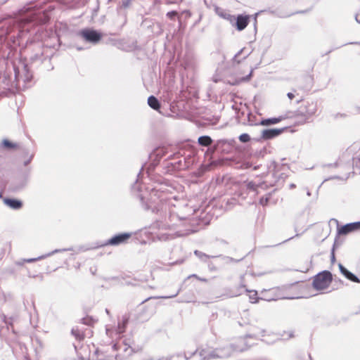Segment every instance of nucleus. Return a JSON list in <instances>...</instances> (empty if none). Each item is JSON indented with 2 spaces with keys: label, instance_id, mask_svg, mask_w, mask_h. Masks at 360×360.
<instances>
[{
  "label": "nucleus",
  "instance_id": "nucleus-1",
  "mask_svg": "<svg viewBox=\"0 0 360 360\" xmlns=\"http://www.w3.org/2000/svg\"><path fill=\"white\" fill-rule=\"evenodd\" d=\"M149 202L145 201V197L138 193V198L143 209H151L153 212H159L160 210H167L168 207V221L166 226L169 229H174L176 227L185 226V229H180L176 232L177 236H184L196 231L195 229L188 228V217L193 214V210L187 205H172L171 202H167L166 193L160 191L158 188H153L150 192Z\"/></svg>",
  "mask_w": 360,
  "mask_h": 360
},
{
  "label": "nucleus",
  "instance_id": "nucleus-2",
  "mask_svg": "<svg viewBox=\"0 0 360 360\" xmlns=\"http://www.w3.org/2000/svg\"><path fill=\"white\" fill-rule=\"evenodd\" d=\"M252 331L254 332L253 334H248L245 336L244 339L242 340L243 342V346H240L238 344H231L221 347L215 348L214 352L216 359H226L231 356L235 352H242L248 349L251 345L247 343L245 339L248 338H256L257 335L259 334L263 336L264 333H265V330L263 329L258 330V331L256 330H252Z\"/></svg>",
  "mask_w": 360,
  "mask_h": 360
},
{
  "label": "nucleus",
  "instance_id": "nucleus-3",
  "mask_svg": "<svg viewBox=\"0 0 360 360\" xmlns=\"http://www.w3.org/2000/svg\"><path fill=\"white\" fill-rule=\"evenodd\" d=\"M333 280L332 274L328 271H323L314 276L313 287L317 290L326 289Z\"/></svg>",
  "mask_w": 360,
  "mask_h": 360
},
{
  "label": "nucleus",
  "instance_id": "nucleus-4",
  "mask_svg": "<svg viewBox=\"0 0 360 360\" xmlns=\"http://www.w3.org/2000/svg\"><path fill=\"white\" fill-rule=\"evenodd\" d=\"M288 171L289 168L287 165L274 163L273 176L275 179V182L274 184H271V186L276 184H281L288 177Z\"/></svg>",
  "mask_w": 360,
  "mask_h": 360
},
{
  "label": "nucleus",
  "instance_id": "nucleus-5",
  "mask_svg": "<svg viewBox=\"0 0 360 360\" xmlns=\"http://www.w3.org/2000/svg\"><path fill=\"white\" fill-rule=\"evenodd\" d=\"M79 35L82 37L86 41L96 44L102 38L101 32L93 29H83L79 32Z\"/></svg>",
  "mask_w": 360,
  "mask_h": 360
},
{
  "label": "nucleus",
  "instance_id": "nucleus-6",
  "mask_svg": "<svg viewBox=\"0 0 360 360\" xmlns=\"http://www.w3.org/2000/svg\"><path fill=\"white\" fill-rule=\"evenodd\" d=\"M131 233H121L117 235H115L111 238L106 240L105 243L98 245L97 248L103 247L105 245H119L121 244H124L127 243V241L131 238Z\"/></svg>",
  "mask_w": 360,
  "mask_h": 360
},
{
  "label": "nucleus",
  "instance_id": "nucleus-7",
  "mask_svg": "<svg viewBox=\"0 0 360 360\" xmlns=\"http://www.w3.org/2000/svg\"><path fill=\"white\" fill-rule=\"evenodd\" d=\"M15 77L18 82L21 80L26 83L31 81L32 75L30 73L28 66L26 64L22 65V68L20 67H14Z\"/></svg>",
  "mask_w": 360,
  "mask_h": 360
},
{
  "label": "nucleus",
  "instance_id": "nucleus-8",
  "mask_svg": "<svg viewBox=\"0 0 360 360\" xmlns=\"http://www.w3.org/2000/svg\"><path fill=\"white\" fill-rule=\"evenodd\" d=\"M285 128L281 129H265L261 131V140L268 141L281 135Z\"/></svg>",
  "mask_w": 360,
  "mask_h": 360
},
{
  "label": "nucleus",
  "instance_id": "nucleus-9",
  "mask_svg": "<svg viewBox=\"0 0 360 360\" xmlns=\"http://www.w3.org/2000/svg\"><path fill=\"white\" fill-rule=\"evenodd\" d=\"M317 111V102L314 101H308L305 103L304 110L302 113L305 117L304 122L310 117L314 115Z\"/></svg>",
  "mask_w": 360,
  "mask_h": 360
},
{
  "label": "nucleus",
  "instance_id": "nucleus-10",
  "mask_svg": "<svg viewBox=\"0 0 360 360\" xmlns=\"http://www.w3.org/2000/svg\"><path fill=\"white\" fill-rule=\"evenodd\" d=\"M360 229V221L349 223L342 226L338 229V235H347L351 232Z\"/></svg>",
  "mask_w": 360,
  "mask_h": 360
},
{
  "label": "nucleus",
  "instance_id": "nucleus-11",
  "mask_svg": "<svg viewBox=\"0 0 360 360\" xmlns=\"http://www.w3.org/2000/svg\"><path fill=\"white\" fill-rule=\"evenodd\" d=\"M250 16L248 15H238L236 17L233 25L238 31L243 30L248 25Z\"/></svg>",
  "mask_w": 360,
  "mask_h": 360
},
{
  "label": "nucleus",
  "instance_id": "nucleus-12",
  "mask_svg": "<svg viewBox=\"0 0 360 360\" xmlns=\"http://www.w3.org/2000/svg\"><path fill=\"white\" fill-rule=\"evenodd\" d=\"M73 248H62V249H56L47 254H45V255H41L38 257H36V258H30V259H25V262L27 263H32V262H37V261H39V260H41V259H44L48 257H50L56 253H59V252H66V251H71L72 250Z\"/></svg>",
  "mask_w": 360,
  "mask_h": 360
},
{
  "label": "nucleus",
  "instance_id": "nucleus-13",
  "mask_svg": "<svg viewBox=\"0 0 360 360\" xmlns=\"http://www.w3.org/2000/svg\"><path fill=\"white\" fill-rule=\"evenodd\" d=\"M27 184L25 179H18L14 180L9 186L8 190L13 193L19 192L22 190Z\"/></svg>",
  "mask_w": 360,
  "mask_h": 360
},
{
  "label": "nucleus",
  "instance_id": "nucleus-14",
  "mask_svg": "<svg viewBox=\"0 0 360 360\" xmlns=\"http://www.w3.org/2000/svg\"><path fill=\"white\" fill-rule=\"evenodd\" d=\"M199 355L202 360H211L216 359L214 349H202L199 351Z\"/></svg>",
  "mask_w": 360,
  "mask_h": 360
},
{
  "label": "nucleus",
  "instance_id": "nucleus-15",
  "mask_svg": "<svg viewBox=\"0 0 360 360\" xmlns=\"http://www.w3.org/2000/svg\"><path fill=\"white\" fill-rule=\"evenodd\" d=\"M216 13L219 17L222 18L223 19L226 20L227 21H229L230 22V24L233 25V22L236 20L235 15H231L229 12L224 11L219 8H217Z\"/></svg>",
  "mask_w": 360,
  "mask_h": 360
},
{
  "label": "nucleus",
  "instance_id": "nucleus-16",
  "mask_svg": "<svg viewBox=\"0 0 360 360\" xmlns=\"http://www.w3.org/2000/svg\"><path fill=\"white\" fill-rule=\"evenodd\" d=\"M4 202L13 210H19L22 206V202L17 199L5 198Z\"/></svg>",
  "mask_w": 360,
  "mask_h": 360
},
{
  "label": "nucleus",
  "instance_id": "nucleus-17",
  "mask_svg": "<svg viewBox=\"0 0 360 360\" xmlns=\"http://www.w3.org/2000/svg\"><path fill=\"white\" fill-rule=\"evenodd\" d=\"M283 120V117H271V118H266V119H262L259 122V125L262 126H269L276 124L278 122H280L281 120Z\"/></svg>",
  "mask_w": 360,
  "mask_h": 360
},
{
  "label": "nucleus",
  "instance_id": "nucleus-18",
  "mask_svg": "<svg viewBox=\"0 0 360 360\" xmlns=\"http://www.w3.org/2000/svg\"><path fill=\"white\" fill-rule=\"evenodd\" d=\"M212 139L209 136H201L198 139V143L202 146H210L212 143Z\"/></svg>",
  "mask_w": 360,
  "mask_h": 360
},
{
  "label": "nucleus",
  "instance_id": "nucleus-19",
  "mask_svg": "<svg viewBox=\"0 0 360 360\" xmlns=\"http://www.w3.org/2000/svg\"><path fill=\"white\" fill-rule=\"evenodd\" d=\"M148 104L151 108L154 110H158L160 107V103L159 101L154 96H150L148 97Z\"/></svg>",
  "mask_w": 360,
  "mask_h": 360
},
{
  "label": "nucleus",
  "instance_id": "nucleus-20",
  "mask_svg": "<svg viewBox=\"0 0 360 360\" xmlns=\"http://www.w3.org/2000/svg\"><path fill=\"white\" fill-rule=\"evenodd\" d=\"M129 317L124 316L122 317V322L118 323L117 326V333L121 334L125 331L126 326L128 323Z\"/></svg>",
  "mask_w": 360,
  "mask_h": 360
},
{
  "label": "nucleus",
  "instance_id": "nucleus-21",
  "mask_svg": "<svg viewBox=\"0 0 360 360\" xmlns=\"http://www.w3.org/2000/svg\"><path fill=\"white\" fill-rule=\"evenodd\" d=\"M194 254L195 256H197L201 261L204 262H207V259L210 258H214L217 257V256H210L201 251L199 250H195Z\"/></svg>",
  "mask_w": 360,
  "mask_h": 360
},
{
  "label": "nucleus",
  "instance_id": "nucleus-22",
  "mask_svg": "<svg viewBox=\"0 0 360 360\" xmlns=\"http://www.w3.org/2000/svg\"><path fill=\"white\" fill-rule=\"evenodd\" d=\"M198 352V349H195V351L193 352H189V351H187V352H184L183 353H177L176 354V356L177 357H181L183 356L186 360H189L191 359L195 354H196Z\"/></svg>",
  "mask_w": 360,
  "mask_h": 360
},
{
  "label": "nucleus",
  "instance_id": "nucleus-23",
  "mask_svg": "<svg viewBox=\"0 0 360 360\" xmlns=\"http://www.w3.org/2000/svg\"><path fill=\"white\" fill-rule=\"evenodd\" d=\"M342 274L349 281L354 283H360L359 278L349 270L346 269Z\"/></svg>",
  "mask_w": 360,
  "mask_h": 360
},
{
  "label": "nucleus",
  "instance_id": "nucleus-24",
  "mask_svg": "<svg viewBox=\"0 0 360 360\" xmlns=\"http://www.w3.org/2000/svg\"><path fill=\"white\" fill-rule=\"evenodd\" d=\"M240 289H243L245 292H249V290L245 288L244 285H241L240 286ZM250 299L252 300V302H256L257 300V292L256 291H250Z\"/></svg>",
  "mask_w": 360,
  "mask_h": 360
},
{
  "label": "nucleus",
  "instance_id": "nucleus-25",
  "mask_svg": "<svg viewBox=\"0 0 360 360\" xmlns=\"http://www.w3.org/2000/svg\"><path fill=\"white\" fill-rule=\"evenodd\" d=\"M264 186H266V183L257 184L253 181H250L248 184V188L252 191H256L258 187L264 188Z\"/></svg>",
  "mask_w": 360,
  "mask_h": 360
},
{
  "label": "nucleus",
  "instance_id": "nucleus-26",
  "mask_svg": "<svg viewBox=\"0 0 360 360\" xmlns=\"http://www.w3.org/2000/svg\"><path fill=\"white\" fill-rule=\"evenodd\" d=\"M255 116L249 113L248 115V123L249 125H259V122H256L255 121Z\"/></svg>",
  "mask_w": 360,
  "mask_h": 360
},
{
  "label": "nucleus",
  "instance_id": "nucleus-27",
  "mask_svg": "<svg viewBox=\"0 0 360 360\" xmlns=\"http://www.w3.org/2000/svg\"><path fill=\"white\" fill-rule=\"evenodd\" d=\"M238 139L240 142L247 143V142L250 141V136L248 134L244 133V134H240L239 136Z\"/></svg>",
  "mask_w": 360,
  "mask_h": 360
},
{
  "label": "nucleus",
  "instance_id": "nucleus-28",
  "mask_svg": "<svg viewBox=\"0 0 360 360\" xmlns=\"http://www.w3.org/2000/svg\"><path fill=\"white\" fill-rule=\"evenodd\" d=\"M71 333L77 339L80 340L83 338V335L81 333L78 328H73Z\"/></svg>",
  "mask_w": 360,
  "mask_h": 360
},
{
  "label": "nucleus",
  "instance_id": "nucleus-29",
  "mask_svg": "<svg viewBox=\"0 0 360 360\" xmlns=\"http://www.w3.org/2000/svg\"><path fill=\"white\" fill-rule=\"evenodd\" d=\"M2 145L6 147V148H13L16 146V145L11 141H9L7 139H4L3 141H2Z\"/></svg>",
  "mask_w": 360,
  "mask_h": 360
},
{
  "label": "nucleus",
  "instance_id": "nucleus-30",
  "mask_svg": "<svg viewBox=\"0 0 360 360\" xmlns=\"http://www.w3.org/2000/svg\"><path fill=\"white\" fill-rule=\"evenodd\" d=\"M133 0H122L120 6L118 7V8H128Z\"/></svg>",
  "mask_w": 360,
  "mask_h": 360
},
{
  "label": "nucleus",
  "instance_id": "nucleus-31",
  "mask_svg": "<svg viewBox=\"0 0 360 360\" xmlns=\"http://www.w3.org/2000/svg\"><path fill=\"white\" fill-rule=\"evenodd\" d=\"M269 198H270V194H269L266 197H262L260 199H259V204L262 206H265L268 204L269 202Z\"/></svg>",
  "mask_w": 360,
  "mask_h": 360
},
{
  "label": "nucleus",
  "instance_id": "nucleus-32",
  "mask_svg": "<svg viewBox=\"0 0 360 360\" xmlns=\"http://www.w3.org/2000/svg\"><path fill=\"white\" fill-rule=\"evenodd\" d=\"M244 51V49H240L233 57V61L236 62L237 63H240V60H238V58L242 54V53Z\"/></svg>",
  "mask_w": 360,
  "mask_h": 360
},
{
  "label": "nucleus",
  "instance_id": "nucleus-33",
  "mask_svg": "<svg viewBox=\"0 0 360 360\" xmlns=\"http://www.w3.org/2000/svg\"><path fill=\"white\" fill-rule=\"evenodd\" d=\"M177 12L175 11H169L167 13V16L171 19V20H173L174 19V18L177 15Z\"/></svg>",
  "mask_w": 360,
  "mask_h": 360
},
{
  "label": "nucleus",
  "instance_id": "nucleus-34",
  "mask_svg": "<svg viewBox=\"0 0 360 360\" xmlns=\"http://www.w3.org/2000/svg\"><path fill=\"white\" fill-rule=\"evenodd\" d=\"M227 143V140L225 139H220L218 140L214 145V149H217L218 147H219L221 145L225 144Z\"/></svg>",
  "mask_w": 360,
  "mask_h": 360
},
{
  "label": "nucleus",
  "instance_id": "nucleus-35",
  "mask_svg": "<svg viewBox=\"0 0 360 360\" xmlns=\"http://www.w3.org/2000/svg\"><path fill=\"white\" fill-rule=\"evenodd\" d=\"M180 290H177L174 294L168 295V296H161V297H156L155 298H162V299H168V298H173L177 296V295L179 293Z\"/></svg>",
  "mask_w": 360,
  "mask_h": 360
},
{
  "label": "nucleus",
  "instance_id": "nucleus-36",
  "mask_svg": "<svg viewBox=\"0 0 360 360\" xmlns=\"http://www.w3.org/2000/svg\"><path fill=\"white\" fill-rule=\"evenodd\" d=\"M300 360H312V358L310 354H307L302 356Z\"/></svg>",
  "mask_w": 360,
  "mask_h": 360
},
{
  "label": "nucleus",
  "instance_id": "nucleus-37",
  "mask_svg": "<svg viewBox=\"0 0 360 360\" xmlns=\"http://www.w3.org/2000/svg\"><path fill=\"white\" fill-rule=\"evenodd\" d=\"M92 319L89 318L82 319V323L86 325H91Z\"/></svg>",
  "mask_w": 360,
  "mask_h": 360
},
{
  "label": "nucleus",
  "instance_id": "nucleus-38",
  "mask_svg": "<svg viewBox=\"0 0 360 360\" xmlns=\"http://www.w3.org/2000/svg\"><path fill=\"white\" fill-rule=\"evenodd\" d=\"M33 157H34V153H32V154L30 155V158H29L27 160H25V161L24 162V165H25V166H27V165H28V164L32 161V160Z\"/></svg>",
  "mask_w": 360,
  "mask_h": 360
},
{
  "label": "nucleus",
  "instance_id": "nucleus-39",
  "mask_svg": "<svg viewBox=\"0 0 360 360\" xmlns=\"http://www.w3.org/2000/svg\"><path fill=\"white\" fill-rule=\"evenodd\" d=\"M252 71L253 70H251L250 72L246 77H243L242 79V80L243 81H248L250 79L251 76H252Z\"/></svg>",
  "mask_w": 360,
  "mask_h": 360
},
{
  "label": "nucleus",
  "instance_id": "nucleus-40",
  "mask_svg": "<svg viewBox=\"0 0 360 360\" xmlns=\"http://www.w3.org/2000/svg\"><path fill=\"white\" fill-rule=\"evenodd\" d=\"M335 261V257L334 247H333L332 249V251H331V262L334 263Z\"/></svg>",
  "mask_w": 360,
  "mask_h": 360
},
{
  "label": "nucleus",
  "instance_id": "nucleus-41",
  "mask_svg": "<svg viewBox=\"0 0 360 360\" xmlns=\"http://www.w3.org/2000/svg\"><path fill=\"white\" fill-rule=\"evenodd\" d=\"M208 267H209L210 271H216L217 270V268L211 262L208 264Z\"/></svg>",
  "mask_w": 360,
  "mask_h": 360
},
{
  "label": "nucleus",
  "instance_id": "nucleus-42",
  "mask_svg": "<svg viewBox=\"0 0 360 360\" xmlns=\"http://www.w3.org/2000/svg\"><path fill=\"white\" fill-rule=\"evenodd\" d=\"M338 266H339V269H340V271L341 272V274H342V273H344V271L347 269L342 264H338Z\"/></svg>",
  "mask_w": 360,
  "mask_h": 360
},
{
  "label": "nucleus",
  "instance_id": "nucleus-43",
  "mask_svg": "<svg viewBox=\"0 0 360 360\" xmlns=\"http://www.w3.org/2000/svg\"><path fill=\"white\" fill-rule=\"evenodd\" d=\"M25 263V259L19 261L15 262V264L18 266H22Z\"/></svg>",
  "mask_w": 360,
  "mask_h": 360
},
{
  "label": "nucleus",
  "instance_id": "nucleus-44",
  "mask_svg": "<svg viewBox=\"0 0 360 360\" xmlns=\"http://www.w3.org/2000/svg\"><path fill=\"white\" fill-rule=\"evenodd\" d=\"M175 355H172V356H166V357H162V359H160L158 360H172V358Z\"/></svg>",
  "mask_w": 360,
  "mask_h": 360
},
{
  "label": "nucleus",
  "instance_id": "nucleus-45",
  "mask_svg": "<svg viewBox=\"0 0 360 360\" xmlns=\"http://www.w3.org/2000/svg\"><path fill=\"white\" fill-rule=\"evenodd\" d=\"M287 96L290 100H292L295 97L294 94L292 93H291V92L288 93L287 94Z\"/></svg>",
  "mask_w": 360,
  "mask_h": 360
},
{
  "label": "nucleus",
  "instance_id": "nucleus-46",
  "mask_svg": "<svg viewBox=\"0 0 360 360\" xmlns=\"http://www.w3.org/2000/svg\"><path fill=\"white\" fill-rule=\"evenodd\" d=\"M151 316H152V314H148V315H146L144 317L141 318V319H142V321L148 320Z\"/></svg>",
  "mask_w": 360,
  "mask_h": 360
},
{
  "label": "nucleus",
  "instance_id": "nucleus-47",
  "mask_svg": "<svg viewBox=\"0 0 360 360\" xmlns=\"http://www.w3.org/2000/svg\"><path fill=\"white\" fill-rule=\"evenodd\" d=\"M132 190L134 191H139V188H138V186L136 185V182L135 183L134 185L132 186Z\"/></svg>",
  "mask_w": 360,
  "mask_h": 360
},
{
  "label": "nucleus",
  "instance_id": "nucleus-48",
  "mask_svg": "<svg viewBox=\"0 0 360 360\" xmlns=\"http://www.w3.org/2000/svg\"><path fill=\"white\" fill-rule=\"evenodd\" d=\"M295 187H296L295 184H290V188H291V189H292V188H295Z\"/></svg>",
  "mask_w": 360,
  "mask_h": 360
},
{
  "label": "nucleus",
  "instance_id": "nucleus-49",
  "mask_svg": "<svg viewBox=\"0 0 360 360\" xmlns=\"http://www.w3.org/2000/svg\"><path fill=\"white\" fill-rule=\"evenodd\" d=\"M242 294V291H239L238 292L236 293L234 296H238Z\"/></svg>",
  "mask_w": 360,
  "mask_h": 360
},
{
  "label": "nucleus",
  "instance_id": "nucleus-50",
  "mask_svg": "<svg viewBox=\"0 0 360 360\" xmlns=\"http://www.w3.org/2000/svg\"><path fill=\"white\" fill-rule=\"evenodd\" d=\"M250 53H247L243 58V59H245L248 56H249Z\"/></svg>",
  "mask_w": 360,
  "mask_h": 360
},
{
  "label": "nucleus",
  "instance_id": "nucleus-51",
  "mask_svg": "<svg viewBox=\"0 0 360 360\" xmlns=\"http://www.w3.org/2000/svg\"><path fill=\"white\" fill-rule=\"evenodd\" d=\"M307 195L308 196H311V192L309 190H307Z\"/></svg>",
  "mask_w": 360,
  "mask_h": 360
},
{
  "label": "nucleus",
  "instance_id": "nucleus-52",
  "mask_svg": "<svg viewBox=\"0 0 360 360\" xmlns=\"http://www.w3.org/2000/svg\"><path fill=\"white\" fill-rule=\"evenodd\" d=\"M294 238V236L290 237V238H289L288 239L285 240V241H288V240H291V239H292V238Z\"/></svg>",
  "mask_w": 360,
  "mask_h": 360
},
{
  "label": "nucleus",
  "instance_id": "nucleus-53",
  "mask_svg": "<svg viewBox=\"0 0 360 360\" xmlns=\"http://www.w3.org/2000/svg\"><path fill=\"white\" fill-rule=\"evenodd\" d=\"M356 18V22H359V23L360 24V20H359L357 19V15H356V18Z\"/></svg>",
  "mask_w": 360,
  "mask_h": 360
},
{
  "label": "nucleus",
  "instance_id": "nucleus-54",
  "mask_svg": "<svg viewBox=\"0 0 360 360\" xmlns=\"http://www.w3.org/2000/svg\"><path fill=\"white\" fill-rule=\"evenodd\" d=\"M199 280H200L202 281H207L205 278H199Z\"/></svg>",
  "mask_w": 360,
  "mask_h": 360
},
{
  "label": "nucleus",
  "instance_id": "nucleus-55",
  "mask_svg": "<svg viewBox=\"0 0 360 360\" xmlns=\"http://www.w3.org/2000/svg\"><path fill=\"white\" fill-rule=\"evenodd\" d=\"M77 50H82V48H81V47H77Z\"/></svg>",
  "mask_w": 360,
  "mask_h": 360
},
{
  "label": "nucleus",
  "instance_id": "nucleus-56",
  "mask_svg": "<svg viewBox=\"0 0 360 360\" xmlns=\"http://www.w3.org/2000/svg\"><path fill=\"white\" fill-rule=\"evenodd\" d=\"M105 311L108 314H109V310L108 309H105Z\"/></svg>",
  "mask_w": 360,
  "mask_h": 360
},
{
  "label": "nucleus",
  "instance_id": "nucleus-57",
  "mask_svg": "<svg viewBox=\"0 0 360 360\" xmlns=\"http://www.w3.org/2000/svg\"><path fill=\"white\" fill-rule=\"evenodd\" d=\"M191 276L197 278V276L195 274H193Z\"/></svg>",
  "mask_w": 360,
  "mask_h": 360
},
{
  "label": "nucleus",
  "instance_id": "nucleus-58",
  "mask_svg": "<svg viewBox=\"0 0 360 360\" xmlns=\"http://www.w3.org/2000/svg\"><path fill=\"white\" fill-rule=\"evenodd\" d=\"M290 337H293V334H292V333H290Z\"/></svg>",
  "mask_w": 360,
  "mask_h": 360
},
{
  "label": "nucleus",
  "instance_id": "nucleus-59",
  "mask_svg": "<svg viewBox=\"0 0 360 360\" xmlns=\"http://www.w3.org/2000/svg\"><path fill=\"white\" fill-rule=\"evenodd\" d=\"M89 249H90V248H86V249H84V250H84V251H85V250H89Z\"/></svg>",
  "mask_w": 360,
  "mask_h": 360
},
{
  "label": "nucleus",
  "instance_id": "nucleus-60",
  "mask_svg": "<svg viewBox=\"0 0 360 360\" xmlns=\"http://www.w3.org/2000/svg\"><path fill=\"white\" fill-rule=\"evenodd\" d=\"M351 44H358V43L357 42H352Z\"/></svg>",
  "mask_w": 360,
  "mask_h": 360
},
{
  "label": "nucleus",
  "instance_id": "nucleus-61",
  "mask_svg": "<svg viewBox=\"0 0 360 360\" xmlns=\"http://www.w3.org/2000/svg\"><path fill=\"white\" fill-rule=\"evenodd\" d=\"M112 1V0H108V1H109V2H110V1Z\"/></svg>",
  "mask_w": 360,
  "mask_h": 360
}]
</instances>
